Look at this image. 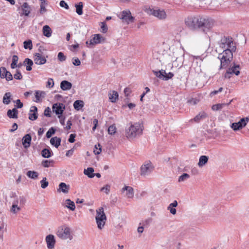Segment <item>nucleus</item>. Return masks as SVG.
I'll return each mask as SVG.
<instances>
[{
  "label": "nucleus",
  "instance_id": "nucleus-31",
  "mask_svg": "<svg viewBox=\"0 0 249 249\" xmlns=\"http://www.w3.org/2000/svg\"><path fill=\"white\" fill-rule=\"evenodd\" d=\"M11 93L10 92H6L4 94L3 97V103L5 105H8L11 102Z\"/></svg>",
  "mask_w": 249,
  "mask_h": 249
},
{
  "label": "nucleus",
  "instance_id": "nucleus-12",
  "mask_svg": "<svg viewBox=\"0 0 249 249\" xmlns=\"http://www.w3.org/2000/svg\"><path fill=\"white\" fill-rule=\"evenodd\" d=\"M52 109L56 115L60 116L65 109V106L63 103H55L53 105Z\"/></svg>",
  "mask_w": 249,
  "mask_h": 249
},
{
  "label": "nucleus",
  "instance_id": "nucleus-44",
  "mask_svg": "<svg viewBox=\"0 0 249 249\" xmlns=\"http://www.w3.org/2000/svg\"><path fill=\"white\" fill-rule=\"evenodd\" d=\"M55 132V129L53 127H51L47 132L46 136L47 138H50Z\"/></svg>",
  "mask_w": 249,
  "mask_h": 249
},
{
  "label": "nucleus",
  "instance_id": "nucleus-64",
  "mask_svg": "<svg viewBox=\"0 0 249 249\" xmlns=\"http://www.w3.org/2000/svg\"><path fill=\"white\" fill-rule=\"evenodd\" d=\"M46 9L45 8V5L43 4H40V13L41 14H44L46 12Z\"/></svg>",
  "mask_w": 249,
  "mask_h": 249
},
{
  "label": "nucleus",
  "instance_id": "nucleus-33",
  "mask_svg": "<svg viewBox=\"0 0 249 249\" xmlns=\"http://www.w3.org/2000/svg\"><path fill=\"white\" fill-rule=\"evenodd\" d=\"M52 152L50 149L44 148L41 151V155L44 158H49L51 157Z\"/></svg>",
  "mask_w": 249,
  "mask_h": 249
},
{
  "label": "nucleus",
  "instance_id": "nucleus-62",
  "mask_svg": "<svg viewBox=\"0 0 249 249\" xmlns=\"http://www.w3.org/2000/svg\"><path fill=\"white\" fill-rule=\"evenodd\" d=\"M15 102L17 104L16 107L17 108H20L23 107V104L21 102L19 99L17 100Z\"/></svg>",
  "mask_w": 249,
  "mask_h": 249
},
{
  "label": "nucleus",
  "instance_id": "nucleus-29",
  "mask_svg": "<svg viewBox=\"0 0 249 249\" xmlns=\"http://www.w3.org/2000/svg\"><path fill=\"white\" fill-rule=\"evenodd\" d=\"M209 158L207 156H201L199 159L198 166L199 167L203 166L208 161Z\"/></svg>",
  "mask_w": 249,
  "mask_h": 249
},
{
  "label": "nucleus",
  "instance_id": "nucleus-47",
  "mask_svg": "<svg viewBox=\"0 0 249 249\" xmlns=\"http://www.w3.org/2000/svg\"><path fill=\"white\" fill-rule=\"evenodd\" d=\"M153 71L155 75L160 78H161L162 77H163V73H165V71L164 70H161L158 71Z\"/></svg>",
  "mask_w": 249,
  "mask_h": 249
},
{
  "label": "nucleus",
  "instance_id": "nucleus-39",
  "mask_svg": "<svg viewBox=\"0 0 249 249\" xmlns=\"http://www.w3.org/2000/svg\"><path fill=\"white\" fill-rule=\"evenodd\" d=\"M54 161L53 160H44L42 161V165L44 167L53 166Z\"/></svg>",
  "mask_w": 249,
  "mask_h": 249
},
{
  "label": "nucleus",
  "instance_id": "nucleus-11",
  "mask_svg": "<svg viewBox=\"0 0 249 249\" xmlns=\"http://www.w3.org/2000/svg\"><path fill=\"white\" fill-rule=\"evenodd\" d=\"M249 121V119L248 117L243 118L238 122L232 123L231 127L235 131L239 130L245 127Z\"/></svg>",
  "mask_w": 249,
  "mask_h": 249
},
{
  "label": "nucleus",
  "instance_id": "nucleus-14",
  "mask_svg": "<svg viewBox=\"0 0 249 249\" xmlns=\"http://www.w3.org/2000/svg\"><path fill=\"white\" fill-rule=\"evenodd\" d=\"M120 18L127 23L129 22H133L134 20V18L131 16L129 11H123Z\"/></svg>",
  "mask_w": 249,
  "mask_h": 249
},
{
  "label": "nucleus",
  "instance_id": "nucleus-8",
  "mask_svg": "<svg viewBox=\"0 0 249 249\" xmlns=\"http://www.w3.org/2000/svg\"><path fill=\"white\" fill-rule=\"evenodd\" d=\"M240 66L239 64L233 63L228 69L224 76L225 78H230V74H234L236 75H238L240 74Z\"/></svg>",
  "mask_w": 249,
  "mask_h": 249
},
{
  "label": "nucleus",
  "instance_id": "nucleus-21",
  "mask_svg": "<svg viewBox=\"0 0 249 249\" xmlns=\"http://www.w3.org/2000/svg\"><path fill=\"white\" fill-rule=\"evenodd\" d=\"M72 87V84L71 82L64 80L60 83V88L63 90H68L70 89Z\"/></svg>",
  "mask_w": 249,
  "mask_h": 249
},
{
  "label": "nucleus",
  "instance_id": "nucleus-25",
  "mask_svg": "<svg viewBox=\"0 0 249 249\" xmlns=\"http://www.w3.org/2000/svg\"><path fill=\"white\" fill-rule=\"evenodd\" d=\"M207 117V114L205 112H201L197 115L194 118V121L196 123L200 122L201 120L205 119Z\"/></svg>",
  "mask_w": 249,
  "mask_h": 249
},
{
  "label": "nucleus",
  "instance_id": "nucleus-42",
  "mask_svg": "<svg viewBox=\"0 0 249 249\" xmlns=\"http://www.w3.org/2000/svg\"><path fill=\"white\" fill-rule=\"evenodd\" d=\"M116 132V127L114 124L111 125L108 128V133L110 135H114Z\"/></svg>",
  "mask_w": 249,
  "mask_h": 249
},
{
  "label": "nucleus",
  "instance_id": "nucleus-46",
  "mask_svg": "<svg viewBox=\"0 0 249 249\" xmlns=\"http://www.w3.org/2000/svg\"><path fill=\"white\" fill-rule=\"evenodd\" d=\"M174 76V74L172 72H169L168 73H163V80H168L170 79H171Z\"/></svg>",
  "mask_w": 249,
  "mask_h": 249
},
{
  "label": "nucleus",
  "instance_id": "nucleus-13",
  "mask_svg": "<svg viewBox=\"0 0 249 249\" xmlns=\"http://www.w3.org/2000/svg\"><path fill=\"white\" fill-rule=\"evenodd\" d=\"M0 77L1 78H5L7 81H10L13 79V75L11 72L7 71L4 67L0 68Z\"/></svg>",
  "mask_w": 249,
  "mask_h": 249
},
{
  "label": "nucleus",
  "instance_id": "nucleus-30",
  "mask_svg": "<svg viewBox=\"0 0 249 249\" xmlns=\"http://www.w3.org/2000/svg\"><path fill=\"white\" fill-rule=\"evenodd\" d=\"M94 171L92 167H88L87 169H84V174L89 178H93L95 176Z\"/></svg>",
  "mask_w": 249,
  "mask_h": 249
},
{
  "label": "nucleus",
  "instance_id": "nucleus-28",
  "mask_svg": "<svg viewBox=\"0 0 249 249\" xmlns=\"http://www.w3.org/2000/svg\"><path fill=\"white\" fill-rule=\"evenodd\" d=\"M61 142V139L57 137H53L50 140L51 144L54 145L56 148H58L60 145Z\"/></svg>",
  "mask_w": 249,
  "mask_h": 249
},
{
  "label": "nucleus",
  "instance_id": "nucleus-51",
  "mask_svg": "<svg viewBox=\"0 0 249 249\" xmlns=\"http://www.w3.org/2000/svg\"><path fill=\"white\" fill-rule=\"evenodd\" d=\"M101 32L103 33H106L107 31V27L105 22H101Z\"/></svg>",
  "mask_w": 249,
  "mask_h": 249
},
{
  "label": "nucleus",
  "instance_id": "nucleus-7",
  "mask_svg": "<svg viewBox=\"0 0 249 249\" xmlns=\"http://www.w3.org/2000/svg\"><path fill=\"white\" fill-rule=\"evenodd\" d=\"M148 13L161 20L165 19L167 17L165 11L163 9H160L158 8H150L148 10Z\"/></svg>",
  "mask_w": 249,
  "mask_h": 249
},
{
  "label": "nucleus",
  "instance_id": "nucleus-3",
  "mask_svg": "<svg viewBox=\"0 0 249 249\" xmlns=\"http://www.w3.org/2000/svg\"><path fill=\"white\" fill-rule=\"evenodd\" d=\"M235 51H232L231 49L224 50L222 53L218 55V58L220 60V68H226L231 63L233 58V52Z\"/></svg>",
  "mask_w": 249,
  "mask_h": 249
},
{
  "label": "nucleus",
  "instance_id": "nucleus-24",
  "mask_svg": "<svg viewBox=\"0 0 249 249\" xmlns=\"http://www.w3.org/2000/svg\"><path fill=\"white\" fill-rule=\"evenodd\" d=\"M18 110L16 108H13L12 110L9 109L7 111V115L10 118H18Z\"/></svg>",
  "mask_w": 249,
  "mask_h": 249
},
{
  "label": "nucleus",
  "instance_id": "nucleus-45",
  "mask_svg": "<svg viewBox=\"0 0 249 249\" xmlns=\"http://www.w3.org/2000/svg\"><path fill=\"white\" fill-rule=\"evenodd\" d=\"M102 151V148L100 144H98V146L97 145H95L94 146L93 152L95 155H99L101 153Z\"/></svg>",
  "mask_w": 249,
  "mask_h": 249
},
{
  "label": "nucleus",
  "instance_id": "nucleus-48",
  "mask_svg": "<svg viewBox=\"0 0 249 249\" xmlns=\"http://www.w3.org/2000/svg\"><path fill=\"white\" fill-rule=\"evenodd\" d=\"M47 179L46 178H43V179L40 181L41 187L43 189L46 188L49 184L48 181H47Z\"/></svg>",
  "mask_w": 249,
  "mask_h": 249
},
{
  "label": "nucleus",
  "instance_id": "nucleus-49",
  "mask_svg": "<svg viewBox=\"0 0 249 249\" xmlns=\"http://www.w3.org/2000/svg\"><path fill=\"white\" fill-rule=\"evenodd\" d=\"M58 59L61 61L63 62L66 60V57L62 52H59L57 55Z\"/></svg>",
  "mask_w": 249,
  "mask_h": 249
},
{
  "label": "nucleus",
  "instance_id": "nucleus-43",
  "mask_svg": "<svg viewBox=\"0 0 249 249\" xmlns=\"http://www.w3.org/2000/svg\"><path fill=\"white\" fill-rule=\"evenodd\" d=\"M21 208L18 205H12L11 208V212L13 213H17L18 212L20 211Z\"/></svg>",
  "mask_w": 249,
  "mask_h": 249
},
{
  "label": "nucleus",
  "instance_id": "nucleus-16",
  "mask_svg": "<svg viewBox=\"0 0 249 249\" xmlns=\"http://www.w3.org/2000/svg\"><path fill=\"white\" fill-rule=\"evenodd\" d=\"M34 61L37 65H42L46 62V59L41 54L36 53L34 55Z\"/></svg>",
  "mask_w": 249,
  "mask_h": 249
},
{
  "label": "nucleus",
  "instance_id": "nucleus-58",
  "mask_svg": "<svg viewBox=\"0 0 249 249\" xmlns=\"http://www.w3.org/2000/svg\"><path fill=\"white\" fill-rule=\"evenodd\" d=\"M51 112V109L50 108V107H47V108H46L45 109V110L44 111V114L45 116L50 117H51V115H50Z\"/></svg>",
  "mask_w": 249,
  "mask_h": 249
},
{
  "label": "nucleus",
  "instance_id": "nucleus-22",
  "mask_svg": "<svg viewBox=\"0 0 249 249\" xmlns=\"http://www.w3.org/2000/svg\"><path fill=\"white\" fill-rule=\"evenodd\" d=\"M33 61L29 58H25L23 61V65L26 67V69L27 71L32 70V66L33 65Z\"/></svg>",
  "mask_w": 249,
  "mask_h": 249
},
{
  "label": "nucleus",
  "instance_id": "nucleus-17",
  "mask_svg": "<svg viewBox=\"0 0 249 249\" xmlns=\"http://www.w3.org/2000/svg\"><path fill=\"white\" fill-rule=\"evenodd\" d=\"M32 141V138L30 134H26L22 139V143L24 148L30 147Z\"/></svg>",
  "mask_w": 249,
  "mask_h": 249
},
{
  "label": "nucleus",
  "instance_id": "nucleus-10",
  "mask_svg": "<svg viewBox=\"0 0 249 249\" xmlns=\"http://www.w3.org/2000/svg\"><path fill=\"white\" fill-rule=\"evenodd\" d=\"M105 40V38L100 34H95L89 41H87L86 43L89 47H91L95 44L100 43Z\"/></svg>",
  "mask_w": 249,
  "mask_h": 249
},
{
  "label": "nucleus",
  "instance_id": "nucleus-34",
  "mask_svg": "<svg viewBox=\"0 0 249 249\" xmlns=\"http://www.w3.org/2000/svg\"><path fill=\"white\" fill-rule=\"evenodd\" d=\"M84 106V102L82 100H76L73 103L74 108L79 110Z\"/></svg>",
  "mask_w": 249,
  "mask_h": 249
},
{
  "label": "nucleus",
  "instance_id": "nucleus-50",
  "mask_svg": "<svg viewBox=\"0 0 249 249\" xmlns=\"http://www.w3.org/2000/svg\"><path fill=\"white\" fill-rule=\"evenodd\" d=\"M14 77L17 80H21L22 78V75L19 70H17L16 73L14 74Z\"/></svg>",
  "mask_w": 249,
  "mask_h": 249
},
{
  "label": "nucleus",
  "instance_id": "nucleus-6",
  "mask_svg": "<svg viewBox=\"0 0 249 249\" xmlns=\"http://www.w3.org/2000/svg\"><path fill=\"white\" fill-rule=\"evenodd\" d=\"M56 234L59 238L63 240L67 239L71 240L72 239V236L71 233L70 229L65 226L58 228Z\"/></svg>",
  "mask_w": 249,
  "mask_h": 249
},
{
  "label": "nucleus",
  "instance_id": "nucleus-55",
  "mask_svg": "<svg viewBox=\"0 0 249 249\" xmlns=\"http://www.w3.org/2000/svg\"><path fill=\"white\" fill-rule=\"evenodd\" d=\"M12 197L15 198V199H14V200L13 202L12 205H18V203L19 202V199H18V197L17 196V195H16L15 193L13 194L12 195Z\"/></svg>",
  "mask_w": 249,
  "mask_h": 249
},
{
  "label": "nucleus",
  "instance_id": "nucleus-57",
  "mask_svg": "<svg viewBox=\"0 0 249 249\" xmlns=\"http://www.w3.org/2000/svg\"><path fill=\"white\" fill-rule=\"evenodd\" d=\"M72 64L75 66H78L80 65L81 62L78 58H73L72 59Z\"/></svg>",
  "mask_w": 249,
  "mask_h": 249
},
{
  "label": "nucleus",
  "instance_id": "nucleus-54",
  "mask_svg": "<svg viewBox=\"0 0 249 249\" xmlns=\"http://www.w3.org/2000/svg\"><path fill=\"white\" fill-rule=\"evenodd\" d=\"M198 102H199V100L196 98H192L188 101V103L190 105H192V106L197 104L198 103Z\"/></svg>",
  "mask_w": 249,
  "mask_h": 249
},
{
  "label": "nucleus",
  "instance_id": "nucleus-35",
  "mask_svg": "<svg viewBox=\"0 0 249 249\" xmlns=\"http://www.w3.org/2000/svg\"><path fill=\"white\" fill-rule=\"evenodd\" d=\"M26 175L29 178L32 179H36L38 176V173L34 171H28Z\"/></svg>",
  "mask_w": 249,
  "mask_h": 249
},
{
  "label": "nucleus",
  "instance_id": "nucleus-41",
  "mask_svg": "<svg viewBox=\"0 0 249 249\" xmlns=\"http://www.w3.org/2000/svg\"><path fill=\"white\" fill-rule=\"evenodd\" d=\"M190 178V175L187 173H183L182 175L179 177L178 181L183 182L187 180Z\"/></svg>",
  "mask_w": 249,
  "mask_h": 249
},
{
  "label": "nucleus",
  "instance_id": "nucleus-59",
  "mask_svg": "<svg viewBox=\"0 0 249 249\" xmlns=\"http://www.w3.org/2000/svg\"><path fill=\"white\" fill-rule=\"evenodd\" d=\"M59 4L61 7H64L66 9H68L69 8L68 5L64 0H61Z\"/></svg>",
  "mask_w": 249,
  "mask_h": 249
},
{
  "label": "nucleus",
  "instance_id": "nucleus-38",
  "mask_svg": "<svg viewBox=\"0 0 249 249\" xmlns=\"http://www.w3.org/2000/svg\"><path fill=\"white\" fill-rule=\"evenodd\" d=\"M24 48L25 49L31 50L33 48L32 42L31 40H28L23 42Z\"/></svg>",
  "mask_w": 249,
  "mask_h": 249
},
{
  "label": "nucleus",
  "instance_id": "nucleus-53",
  "mask_svg": "<svg viewBox=\"0 0 249 249\" xmlns=\"http://www.w3.org/2000/svg\"><path fill=\"white\" fill-rule=\"evenodd\" d=\"M110 185L107 184L101 188V191H104L107 194H108L110 191Z\"/></svg>",
  "mask_w": 249,
  "mask_h": 249
},
{
  "label": "nucleus",
  "instance_id": "nucleus-23",
  "mask_svg": "<svg viewBox=\"0 0 249 249\" xmlns=\"http://www.w3.org/2000/svg\"><path fill=\"white\" fill-rule=\"evenodd\" d=\"M109 99L110 102L115 103L118 99V94L117 91L113 90L108 93Z\"/></svg>",
  "mask_w": 249,
  "mask_h": 249
},
{
  "label": "nucleus",
  "instance_id": "nucleus-56",
  "mask_svg": "<svg viewBox=\"0 0 249 249\" xmlns=\"http://www.w3.org/2000/svg\"><path fill=\"white\" fill-rule=\"evenodd\" d=\"M131 92H132V90H131V89L129 87H127V88H125L124 89V93L125 96L126 97H127L130 95V94L131 93Z\"/></svg>",
  "mask_w": 249,
  "mask_h": 249
},
{
  "label": "nucleus",
  "instance_id": "nucleus-19",
  "mask_svg": "<svg viewBox=\"0 0 249 249\" xmlns=\"http://www.w3.org/2000/svg\"><path fill=\"white\" fill-rule=\"evenodd\" d=\"M21 10L23 13L21 15H24L25 16H28L31 11V8L27 2H24L21 6Z\"/></svg>",
  "mask_w": 249,
  "mask_h": 249
},
{
  "label": "nucleus",
  "instance_id": "nucleus-37",
  "mask_svg": "<svg viewBox=\"0 0 249 249\" xmlns=\"http://www.w3.org/2000/svg\"><path fill=\"white\" fill-rule=\"evenodd\" d=\"M76 12L79 15H81L83 14V3L82 2H79L78 4H75Z\"/></svg>",
  "mask_w": 249,
  "mask_h": 249
},
{
  "label": "nucleus",
  "instance_id": "nucleus-36",
  "mask_svg": "<svg viewBox=\"0 0 249 249\" xmlns=\"http://www.w3.org/2000/svg\"><path fill=\"white\" fill-rule=\"evenodd\" d=\"M66 207L71 211H74L75 209L74 203L70 199H68L66 200Z\"/></svg>",
  "mask_w": 249,
  "mask_h": 249
},
{
  "label": "nucleus",
  "instance_id": "nucleus-61",
  "mask_svg": "<svg viewBox=\"0 0 249 249\" xmlns=\"http://www.w3.org/2000/svg\"><path fill=\"white\" fill-rule=\"evenodd\" d=\"M18 199L20 205H24L25 203L26 198L24 196H20Z\"/></svg>",
  "mask_w": 249,
  "mask_h": 249
},
{
  "label": "nucleus",
  "instance_id": "nucleus-40",
  "mask_svg": "<svg viewBox=\"0 0 249 249\" xmlns=\"http://www.w3.org/2000/svg\"><path fill=\"white\" fill-rule=\"evenodd\" d=\"M227 105V104H216V105H214L212 106V109L213 110H221L224 106Z\"/></svg>",
  "mask_w": 249,
  "mask_h": 249
},
{
  "label": "nucleus",
  "instance_id": "nucleus-32",
  "mask_svg": "<svg viewBox=\"0 0 249 249\" xmlns=\"http://www.w3.org/2000/svg\"><path fill=\"white\" fill-rule=\"evenodd\" d=\"M43 33L45 36L49 37L51 36L52 32L48 25H45L43 27Z\"/></svg>",
  "mask_w": 249,
  "mask_h": 249
},
{
  "label": "nucleus",
  "instance_id": "nucleus-26",
  "mask_svg": "<svg viewBox=\"0 0 249 249\" xmlns=\"http://www.w3.org/2000/svg\"><path fill=\"white\" fill-rule=\"evenodd\" d=\"M45 92L43 91L37 90L35 92L36 100L35 102L38 103L41 100V98H44L45 95Z\"/></svg>",
  "mask_w": 249,
  "mask_h": 249
},
{
  "label": "nucleus",
  "instance_id": "nucleus-2",
  "mask_svg": "<svg viewBox=\"0 0 249 249\" xmlns=\"http://www.w3.org/2000/svg\"><path fill=\"white\" fill-rule=\"evenodd\" d=\"M143 125L139 123L131 124L128 128L125 130L126 137L130 140H133L141 136L142 133Z\"/></svg>",
  "mask_w": 249,
  "mask_h": 249
},
{
  "label": "nucleus",
  "instance_id": "nucleus-15",
  "mask_svg": "<svg viewBox=\"0 0 249 249\" xmlns=\"http://www.w3.org/2000/svg\"><path fill=\"white\" fill-rule=\"evenodd\" d=\"M45 241L48 249H53L54 248L55 244V239L53 234H49L46 236Z\"/></svg>",
  "mask_w": 249,
  "mask_h": 249
},
{
  "label": "nucleus",
  "instance_id": "nucleus-1",
  "mask_svg": "<svg viewBox=\"0 0 249 249\" xmlns=\"http://www.w3.org/2000/svg\"><path fill=\"white\" fill-rule=\"evenodd\" d=\"M185 25L191 30L202 28L204 32L210 29L213 25L208 18L202 17H189L185 20Z\"/></svg>",
  "mask_w": 249,
  "mask_h": 249
},
{
  "label": "nucleus",
  "instance_id": "nucleus-27",
  "mask_svg": "<svg viewBox=\"0 0 249 249\" xmlns=\"http://www.w3.org/2000/svg\"><path fill=\"white\" fill-rule=\"evenodd\" d=\"M69 189V185H67L64 182H61L59 185L58 191L60 192L61 191L65 194L68 193Z\"/></svg>",
  "mask_w": 249,
  "mask_h": 249
},
{
  "label": "nucleus",
  "instance_id": "nucleus-60",
  "mask_svg": "<svg viewBox=\"0 0 249 249\" xmlns=\"http://www.w3.org/2000/svg\"><path fill=\"white\" fill-rule=\"evenodd\" d=\"M167 210H169L171 213L172 214H175L176 213V209L174 207L170 206V205L167 207Z\"/></svg>",
  "mask_w": 249,
  "mask_h": 249
},
{
  "label": "nucleus",
  "instance_id": "nucleus-20",
  "mask_svg": "<svg viewBox=\"0 0 249 249\" xmlns=\"http://www.w3.org/2000/svg\"><path fill=\"white\" fill-rule=\"evenodd\" d=\"M125 192V196L128 198H132L134 196V191L132 187L130 186H125L122 189V192Z\"/></svg>",
  "mask_w": 249,
  "mask_h": 249
},
{
  "label": "nucleus",
  "instance_id": "nucleus-9",
  "mask_svg": "<svg viewBox=\"0 0 249 249\" xmlns=\"http://www.w3.org/2000/svg\"><path fill=\"white\" fill-rule=\"evenodd\" d=\"M153 166L151 162L146 161L141 167V175L143 177L149 175L153 170Z\"/></svg>",
  "mask_w": 249,
  "mask_h": 249
},
{
  "label": "nucleus",
  "instance_id": "nucleus-63",
  "mask_svg": "<svg viewBox=\"0 0 249 249\" xmlns=\"http://www.w3.org/2000/svg\"><path fill=\"white\" fill-rule=\"evenodd\" d=\"M76 135L74 134H71L70 136V138L68 140L69 142L71 143L74 142L75 141V138Z\"/></svg>",
  "mask_w": 249,
  "mask_h": 249
},
{
  "label": "nucleus",
  "instance_id": "nucleus-52",
  "mask_svg": "<svg viewBox=\"0 0 249 249\" xmlns=\"http://www.w3.org/2000/svg\"><path fill=\"white\" fill-rule=\"evenodd\" d=\"M54 85V82L52 78H49L48 80V81L47 82L46 87L47 88H52L53 87Z\"/></svg>",
  "mask_w": 249,
  "mask_h": 249
},
{
  "label": "nucleus",
  "instance_id": "nucleus-18",
  "mask_svg": "<svg viewBox=\"0 0 249 249\" xmlns=\"http://www.w3.org/2000/svg\"><path fill=\"white\" fill-rule=\"evenodd\" d=\"M37 108L36 106H32L31 108L29 114V119L30 120L34 121L37 118Z\"/></svg>",
  "mask_w": 249,
  "mask_h": 249
},
{
  "label": "nucleus",
  "instance_id": "nucleus-4",
  "mask_svg": "<svg viewBox=\"0 0 249 249\" xmlns=\"http://www.w3.org/2000/svg\"><path fill=\"white\" fill-rule=\"evenodd\" d=\"M95 220L98 228L99 229H102L104 227L107 220V217L103 207H100L96 210Z\"/></svg>",
  "mask_w": 249,
  "mask_h": 249
},
{
  "label": "nucleus",
  "instance_id": "nucleus-5",
  "mask_svg": "<svg viewBox=\"0 0 249 249\" xmlns=\"http://www.w3.org/2000/svg\"><path fill=\"white\" fill-rule=\"evenodd\" d=\"M219 44V47L224 50L228 49H231L232 51H236V47L231 38L224 37L221 38Z\"/></svg>",
  "mask_w": 249,
  "mask_h": 249
}]
</instances>
